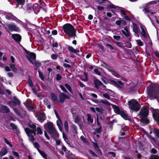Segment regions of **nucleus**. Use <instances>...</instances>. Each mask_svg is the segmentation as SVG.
I'll list each match as a JSON object with an SVG mask.
<instances>
[{"instance_id":"nucleus-1","label":"nucleus","mask_w":159,"mask_h":159,"mask_svg":"<svg viewBox=\"0 0 159 159\" xmlns=\"http://www.w3.org/2000/svg\"><path fill=\"white\" fill-rule=\"evenodd\" d=\"M148 94L152 98H156L159 102V87L156 84H151L148 88Z\"/></svg>"},{"instance_id":"nucleus-2","label":"nucleus","mask_w":159,"mask_h":159,"mask_svg":"<svg viewBox=\"0 0 159 159\" xmlns=\"http://www.w3.org/2000/svg\"><path fill=\"white\" fill-rule=\"evenodd\" d=\"M64 31L70 37L75 39L76 37V30L73 26L70 24H66L63 26Z\"/></svg>"},{"instance_id":"nucleus-3","label":"nucleus","mask_w":159,"mask_h":159,"mask_svg":"<svg viewBox=\"0 0 159 159\" xmlns=\"http://www.w3.org/2000/svg\"><path fill=\"white\" fill-rule=\"evenodd\" d=\"M44 127L45 130L48 131L51 136L53 138H57L59 137V134L55 129L53 124L50 122L44 125Z\"/></svg>"},{"instance_id":"nucleus-4","label":"nucleus","mask_w":159,"mask_h":159,"mask_svg":"<svg viewBox=\"0 0 159 159\" xmlns=\"http://www.w3.org/2000/svg\"><path fill=\"white\" fill-rule=\"evenodd\" d=\"M148 109L147 107H143L141 110L140 113V117L143 118L141 120L142 125H146L148 123V120L145 119L148 115Z\"/></svg>"},{"instance_id":"nucleus-5","label":"nucleus","mask_w":159,"mask_h":159,"mask_svg":"<svg viewBox=\"0 0 159 159\" xmlns=\"http://www.w3.org/2000/svg\"><path fill=\"white\" fill-rule=\"evenodd\" d=\"M28 125V126L33 129V132L31 131L28 128H25V130L30 140L33 141L34 140V135H35L34 132L36 130V126L35 124L31 123H29Z\"/></svg>"},{"instance_id":"nucleus-6","label":"nucleus","mask_w":159,"mask_h":159,"mask_svg":"<svg viewBox=\"0 0 159 159\" xmlns=\"http://www.w3.org/2000/svg\"><path fill=\"white\" fill-rule=\"evenodd\" d=\"M129 108L133 111H138L140 105L136 100L132 99L128 102Z\"/></svg>"},{"instance_id":"nucleus-7","label":"nucleus","mask_w":159,"mask_h":159,"mask_svg":"<svg viewBox=\"0 0 159 159\" xmlns=\"http://www.w3.org/2000/svg\"><path fill=\"white\" fill-rule=\"evenodd\" d=\"M3 26L7 30H9L11 31L16 32H19L20 31V29L13 24H5Z\"/></svg>"},{"instance_id":"nucleus-8","label":"nucleus","mask_w":159,"mask_h":159,"mask_svg":"<svg viewBox=\"0 0 159 159\" xmlns=\"http://www.w3.org/2000/svg\"><path fill=\"white\" fill-rule=\"evenodd\" d=\"M2 16H5V18L8 20H14L16 21H18V23L22 22L21 21L19 20L11 13H9L6 14L4 13H3L2 14Z\"/></svg>"},{"instance_id":"nucleus-9","label":"nucleus","mask_w":159,"mask_h":159,"mask_svg":"<svg viewBox=\"0 0 159 159\" xmlns=\"http://www.w3.org/2000/svg\"><path fill=\"white\" fill-rule=\"evenodd\" d=\"M143 11L144 12V13L147 15V16L149 18V19L152 21V19H156V17L153 15V14H155L156 12H151L147 8H145L143 10Z\"/></svg>"},{"instance_id":"nucleus-10","label":"nucleus","mask_w":159,"mask_h":159,"mask_svg":"<svg viewBox=\"0 0 159 159\" xmlns=\"http://www.w3.org/2000/svg\"><path fill=\"white\" fill-rule=\"evenodd\" d=\"M70 97L65 93H61L59 96V102L62 103L64 102L65 99L66 98L67 99H70Z\"/></svg>"},{"instance_id":"nucleus-11","label":"nucleus","mask_w":159,"mask_h":159,"mask_svg":"<svg viewBox=\"0 0 159 159\" xmlns=\"http://www.w3.org/2000/svg\"><path fill=\"white\" fill-rule=\"evenodd\" d=\"M37 117L38 120L41 123H42L46 118L45 115L43 112L39 113L37 116Z\"/></svg>"},{"instance_id":"nucleus-12","label":"nucleus","mask_w":159,"mask_h":159,"mask_svg":"<svg viewBox=\"0 0 159 159\" xmlns=\"http://www.w3.org/2000/svg\"><path fill=\"white\" fill-rule=\"evenodd\" d=\"M26 57L28 59L30 62L33 64L34 62L32 60L34 61L36 58L35 54L33 53H30L26 56Z\"/></svg>"},{"instance_id":"nucleus-13","label":"nucleus","mask_w":159,"mask_h":159,"mask_svg":"<svg viewBox=\"0 0 159 159\" xmlns=\"http://www.w3.org/2000/svg\"><path fill=\"white\" fill-rule=\"evenodd\" d=\"M159 111L158 110H156L154 111L153 115L154 118L156 121L157 124L159 125Z\"/></svg>"},{"instance_id":"nucleus-14","label":"nucleus","mask_w":159,"mask_h":159,"mask_svg":"<svg viewBox=\"0 0 159 159\" xmlns=\"http://www.w3.org/2000/svg\"><path fill=\"white\" fill-rule=\"evenodd\" d=\"M12 38L18 42H20L21 39V36L19 34H12Z\"/></svg>"},{"instance_id":"nucleus-15","label":"nucleus","mask_w":159,"mask_h":159,"mask_svg":"<svg viewBox=\"0 0 159 159\" xmlns=\"http://www.w3.org/2000/svg\"><path fill=\"white\" fill-rule=\"evenodd\" d=\"M67 49L71 53H74L76 54L79 52V50L74 48L68 45Z\"/></svg>"},{"instance_id":"nucleus-16","label":"nucleus","mask_w":159,"mask_h":159,"mask_svg":"<svg viewBox=\"0 0 159 159\" xmlns=\"http://www.w3.org/2000/svg\"><path fill=\"white\" fill-rule=\"evenodd\" d=\"M17 3V7L19 9L21 8L24 5L25 0H15Z\"/></svg>"},{"instance_id":"nucleus-17","label":"nucleus","mask_w":159,"mask_h":159,"mask_svg":"<svg viewBox=\"0 0 159 159\" xmlns=\"http://www.w3.org/2000/svg\"><path fill=\"white\" fill-rule=\"evenodd\" d=\"M26 107L29 111H33L35 108V107L34 104H29L26 103L25 105Z\"/></svg>"},{"instance_id":"nucleus-18","label":"nucleus","mask_w":159,"mask_h":159,"mask_svg":"<svg viewBox=\"0 0 159 159\" xmlns=\"http://www.w3.org/2000/svg\"><path fill=\"white\" fill-rule=\"evenodd\" d=\"M40 6L37 3H35L33 4L32 7V9L35 13L38 12L39 10Z\"/></svg>"},{"instance_id":"nucleus-19","label":"nucleus","mask_w":159,"mask_h":159,"mask_svg":"<svg viewBox=\"0 0 159 159\" xmlns=\"http://www.w3.org/2000/svg\"><path fill=\"white\" fill-rule=\"evenodd\" d=\"M20 102L18 99H16L15 101H11L8 102V104L10 106H15L17 104L19 105L20 104Z\"/></svg>"},{"instance_id":"nucleus-20","label":"nucleus","mask_w":159,"mask_h":159,"mask_svg":"<svg viewBox=\"0 0 159 159\" xmlns=\"http://www.w3.org/2000/svg\"><path fill=\"white\" fill-rule=\"evenodd\" d=\"M8 152V150L6 147H3L0 151V155L3 156L5 155Z\"/></svg>"},{"instance_id":"nucleus-21","label":"nucleus","mask_w":159,"mask_h":159,"mask_svg":"<svg viewBox=\"0 0 159 159\" xmlns=\"http://www.w3.org/2000/svg\"><path fill=\"white\" fill-rule=\"evenodd\" d=\"M140 27L142 30L141 34L144 37H145L147 36L146 29L144 26L141 25Z\"/></svg>"},{"instance_id":"nucleus-22","label":"nucleus","mask_w":159,"mask_h":159,"mask_svg":"<svg viewBox=\"0 0 159 159\" xmlns=\"http://www.w3.org/2000/svg\"><path fill=\"white\" fill-rule=\"evenodd\" d=\"M50 96L54 102L55 103H57L59 102L57 96L53 93H50Z\"/></svg>"},{"instance_id":"nucleus-23","label":"nucleus","mask_w":159,"mask_h":159,"mask_svg":"<svg viewBox=\"0 0 159 159\" xmlns=\"http://www.w3.org/2000/svg\"><path fill=\"white\" fill-rule=\"evenodd\" d=\"M1 111L2 112L7 113L9 112L10 111V110L7 107L5 106H3L1 107Z\"/></svg>"},{"instance_id":"nucleus-24","label":"nucleus","mask_w":159,"mask_h":159,"mask_svg":"<svg viewBox=\"0 0 159 159\" xmlns=\"http://www.w3.org/2000/svg\"><path fill=\"white\" fill-rule=\"evenodd\" d=\"M71 112L72 113V114L73 115V117H74L75 119V122L76 123H78L79 121V117L78 116H76V113L75 112H74L73 110V109H72L71 110Z\"/></svg>"},{"instance_id":"nucleus-25","label":"nucleus","mask_w":159,"mask_h":159,"mask_svg":"<svg viewBox=\"0 0 159 159\" xmlns=\"http://www.w3.org/2000/svg\"><path fill=\"white\" fill-rule=\"evenodd\" d=\"M111 106L112 107L115 112L116 113L119 114L122 111L121 110H120L119 108L116 106L114 105H111Z\"/></svg>"},{"instance_id":"nucleus-26","label":"nucleus","mask_w":159,"mask_h":159,"mask_svg":"<svg viewBox=\"0 0 159 159\" xmlns=\"http://www.w3.org/2000/svg\"><path fill=\"white\" fill-rule=\"evenodd\" d=\"M133 31L135 33H138L139 32V27L135 23H133Z\"/></svg>"},{"instance_id":"nucleus-27","label":"nucleus","mask_w":159,"mask_h":159,"mask_svg":"<svg viewBox=\"0 0 159 159\" xmlns=\"http://www.w3.org/2000/svg\"><path fill=\"white\" fill-rule=\"evenodd\" d=\"M114 83L116 85V86L119 88L121 89L124 86L123 83L120 81H117L116 82L114 81Z\"/></svg>"},{"instance_id":"nucleus-28","label":"nucleus","mask_w":159,"mask_h":159,"mask_svg":"<svg viewBox=\"0 0 159 159\" xmlns=\"http://www.w3.org/2000/svg\"><path fill=\"white\" fill-rule=\"evenodd\" d=\"M124 30H122V32L126 36L128 37L129 36V32L128 30L127 27H125L124 29Z\"/></svg>"},{"instance_id":"nucleus-29","label":"nucleus","mask_w":159,"mask_h":159,"mask_svg":"<svg viewBox=\"0 0 159 159\" xmlns=\"http://www.w3.org/2000/svg\"><path fill=\"white\" fill-rule=\"evenodd\" d=\"M87 121L89 123V124H92L93 122V119L91 117V115L90 114H87Z\"/></svg>"},{"instance_id":"nucleus-30","label":"nucleus","mask_w":159,"mask_h":159,"mask_svg":"<svg viewBox=\"0 0 159 159\" xmlns=\"http://www.w3.org/2000/svg\"><path fill=\"white\" fill-rule=\"evenodd\" d=\"M10 125L12 129L15 131L16 133L18 134L19 131L17 129L16 126L13 123H11L10 124Z\"/></svg>"},{"instance_id":"nucleus-31","label":"nucleus","mask_w":159,"mask_h":159,"mask_svg":"<svg viewBox=\"0 0 159 159\" xmlns=\"http://www.w3.org/2000/svg\"><path fill=\"white\" fill-rule=\"evenodd\" d=\"M94 84L95 85L96 87L98 88V86L99 85H102V83L99 80L96 79L94 80Z\"/></svg>"},{"instance_id":"nucleus-32","label":"nucleus","mask_w":159,"mask_h":159,"mask_svg":"<svg viewBox=\"0 0 159 159\" xmlns=\"http://www.w3.org/2000/svg\"><path fill=\"white\" fill-rule=\"evenodd\" d=\"M125 120H127L128 119V116L125 112L122 111L119 114Z\"/></svg>"},{"instance_id":"nucleus-33","label":"nucleus","mask_w":159,"mask_h":159,"mask_svg":"<svg viewBox=\"0 0 159 159\" xmlns=\"http://www.w3.org/2000/svg\"><path fill=\"white\" fill-rule=\"evenodd\" d=\"M100 102L106 106H110L111 104L106 99H101Z\"/></svg>"},{"instance_id":"nucleus-34","label":"nucleus","mask_w":159,"mask_h":159,"mask_svg":"<svg viewBox=\"0 0 159 159\" xmlns=\"http://www.w3.org/2000/svg\"><path fill=\"white\" fill-rule=\"evenodd\" d=\"M38 152L43 158L47 159V155L44 152L41 151L40 149H39Z\"/></svg>"},{"instance_id":"nucleus-35","label":"nucleus","mask_w":159,"mask_h":159,"mask_svg":"<svg viewBox=\"0 0 159 159\" xmlns=\"http://www.w3.org/2000/svg\"><path fill=\"white\" fill-rule=\"evenodd\" d=\"M60 123H61V120L60 119H58V120H57V123L60 130L62 131V129L61 127V125L60 124Z\"/></svg>"},{"instance_id":"nucleus-36","label":"nucleus","mask_w":159,"mask_h":159,"mask_svg":"<svg viewBox=\"0 0 159 159\" xmlns=\"http://www.w3.org/2000/svg\"><path fill=\"white\" fill-rule=\"evenodd\" d=\"M97 124L98 126H100L101 124L100 123L101 122L102 120V117H98V116L97 117Z\"/></svg>"},{"instance_id":"nucleus-37","label":"nucleus","mask_w":159,"mask_h":159,"mask_svg":"<svg viewBox=\"0 0 159 159\" xmlns=\"http://www.w3.org/2000/svg\"><path fill=\"white\" fill-rule=\"evenodd\" d=\"M94 147L95 148V150L98 152H99L100 154H102V152L99 148L98 145L95 143H94Z\"/></svg>"},{"instance_id":"nucleus-38","label":"nucleus","mask_w":159,"mask_h":159,"mask_svg":"<svg viewBox=\"0 0 159 159\" xmlns=\"http://www.w3.org/2000/svg\"><path fill=\"white\" fill-rule=\"evenodd\" d=\"M111 73L112 74L115 76L117 77V78H120V75L116 71H114V70H111Z\"/></svg>"},{"instance_id":"nucleus-39","label":"nucleus","mask_w":159,"mask_h":159,"mask_svg":"<svg viewBox=\"0 0 159 159\" xmlns=\"http://www.w3.org/2000/svg\"><path fill=\"white\" fill-rule=\"evenodd\" d=\"M10 66L11 69L14 72H16L17 71V69L16 68L15 65L13 64H10Z\"/></svg>"},{"instance_id":"nucleus-40","label":"nucleus","mask_w":159,"mask_h":159,"mask_svg":"<svg viewBox=\"0 0 159 159\" xmlns=\"http://www.w3.org/2000/svg\"><path fill=\"white\" fill-rule=\"evenodd\" d=\"M32 10V5L31 4H29L27 5L26 10L29 12H30V11Z\"/></svg>"},{"instance_id":"nucleus-41","label":"nucleus","mask_w":159,"mask_h":159,"mask_svg":"<svg viewBox=\"0 0 159 159\" xmlns=\"http://www.w3.org/2000/svg\"><path fill=\"white\" fill-rule=\"evenodd\" d=\"M95 109L97 111L101 114H102L103 112V109L102 107H96Z\"/></svg>"},{"instance_id":"nucleus-42","label":"nucleus","mask_w":159,"mask_h":159,"mask_svg":"<svg viewBox=\"0 0 159 159\" xmlns=\"http://www.w3.org/2000/svg\"><path fill=\"white\" fill-rule=\"evenodd\" d=\"M65 86L70 93H73V92L72 91L71 87L69 85L67 84H65Z\"/></svg>"},{"instance_id":"nucleus-43","label":"nucleus","mask_w":159,"mask_h":159,"mask_svg":"<svg viewBox=\"0 0 159 159\" xmlns=\"http://www.w3.org/2000/svg\"><path fill=\"white\" fill-rule=\"evenodd\" d=\"M64 128L66 132H67L68 130V126L67 122L65 121L64 124Z\"/></svg>"},{"instance_id":"nucleus-44","label":"nucleus","mask_w":159,"mask_h":159,"mask_svg":"<svg viewBox=\"0 0 159 159\" xmlns=\"http://www.w3.org/2000/svg\"><path fill=\"white\" fill-rule=\"evenodd\" d=\"M3 139L4 141L5 142V143H6L7 144H8L9 146L10 147L12 148L13 147L12 144L10 143L9 141H8L6 139V138H3Z\"/></svg>"},{"instance_id":"nucleus-45","label":"nucleus","mask_w":159,"mask_h":159,"mask_svg":"<svg viewBox=\"0 0 159 159\" xmlns=\"http://www.w3.org/2000/svg\"><path fill=\"white\" fill-rule=\"evenodd\" d=\"M136 42L137 43V44L140 46H142L143 45V43L140 39L136 40Z\"/></svg>"},{"instance_id":"nucleus-46","label":"nucleus","mask_w":159,"mask_h":159,"mask_svg":"<svg viewBox=\"0 0 159 159\" xmlns=\"http://www.w3.org/2000/svg\"><path fill=\"white\" fill-rule=\"evenodd\" d=\"M34 62V64H35V66L37 67H39L41 66V63L39 61H36L35 60Z\"/></svg>"},{"instance_id":"nucleus-47","label":"nucleus","mask_w":159,"mask_h":159,"mask_svg":"<svg viewBox=\"0 0 159 159\" xmlns=\"http://www.w3.org/2000/svg\"><path fill=\"white\" fill-rule=\"evenodd\" d=\"M34 146L35 148H36L38 151H39V148H40V146L39 144L37 142L34 143H33Z\"/></svg>"},{"instance_id":"nucleus-48","label":"nucleus","mask_w":159,"mask_h":159,"mask_svg":"<svg viewBox=\"0 0 159 159\" xmlns=\"http://www.w3.org/2000/svg\"><path fill=\"white\" fill-rule=\"evenodd\" d=\"M116 45L118 46L121 47V48H123L124 47L123 45V43L120 42H116L115 43Z\"/></svg>"},{"instance_id":"nucleus-49","label":"nucleus","mask_w":159,"mask_h":159,"mask_svg":"<svg viewBox=\"0 0 159 159\" xmlns=\"http://www.w3.org/2000/svg\"><path fill=\"white\" fill-rule=\"evenodd\" d=\"M63 137L65 141L68 143V139L66 135L64 133H63Z\"/></svg>"},{"instance_id":"nucleus-50","label":"nucleus","mask_w":159,"mask_h":159,"mask_svg":"<svg viewBox=\"0 0 159 159\" xmlns=\"http://www.w3.org/2000/svg\"><path fill=\"white\" fill-rule=\"evenodd\" d=\"M38 72L39 73V76L40 78H41L42 80L43 81L44 80V78L43 76V75L42 74V73L40 72L39 71H38Z\"/></svg>"},{"instance_id":"nucleus-51","label":"nucleus","mask_w":159,"mask_h":159,"mask_svg":"<svg viewBox=\"0 0 159 159\" xmlns=\"http://www.w3.org/2000/svg\"><path fill=\"white\" fill-rule=\"evenodd\" d=\"M37 134H41L43 133V132L42 131L41 128L39 127H38L37 129Z\"/></svg>"},{"instance_id":"nucleus-52","label":"nucleus","mask_w":159,"mask_h":159,"mask_svg":"<svg viewBox=\"0 0 159 159\" xmlns=\"http://www.w3.org/2000/svg\"><path fill=\"white\" fill-rule=\"evenodd\" d=\"M103 96L107 99H110V97L109 94L108 93H105L103 94Z\"/></svg>"},{"instance_id":"nucleus-53","label":"nucleus","mask_w":159,"mask_h":159,"mask_svg":"<svg viewBox=\"0 0 159 159\" xmlns=\"http://www.w3.org/2000/svg\"><path fill=\"white\" fill-rule=\"evenodd\" d=\"M62 78V77L59 74H57L56 75V80H59Z\"/></svg>"},{"instance_id":"nucleus-54","label":"nucleus","mask_w":159,"mask_h":159,"mask_svg":"<svg viewBox=\"0 0 159 159\" xmlns=\"http://www.w3.org/2000/svg\"><path fill=\"white\" fill-rule=\"evenodd\" d=\"M51 57L53 60H56L57 57V56L56 54H52L51 56Z\"/></svg>"},{"instance_id":"nucleus-55","label":"nucleus","mask_w":159,"mask_h":159,"mask_svg":"<svg viewBox=\"0 0 159 159\" xmlns=\"http://www.w3.org/2000/svg\"><path fill=\"white\" fill-rule=\"evenodd\" d=\"M99 128L96 129V132L98 133H100L101 132L102 128V126L100 125V126H99Z\"/></svg>"},{"instance_id":"nucleus-56","label":"nucleus","mask_w":159,"mask_h":159,"mask_svg":"<svg viewBox=\"0 0 159 159\" xmlns=\"http://www.w3.org/2000/svg\"><path fill=\"white\" fill-rule=\"evenodd\" d=\"M28 82L29 86L31 87H32L33 86V84L32 80L30 79H29Z\"/></svg>"},{"instance_id":"nucleus-57","label":"nucleus","mask_w":159,"mask_h":159,"mask_svg":"<svg viewBox=\"0 0 159 159\" xmlns=\"http://www.w3.org/2000/svg\"><path fill=\"white\" fill-rule=\"evenodd\" d=\"M94 71L95 73L98 75H100L101 73L100 72L98 71V69H95L94 70Z\"/></svg>"},{"instance_id":"nucleus-58","label":"nucleus","mask_w":159,"mask_h":159,"mask_svg":"<svg viewBox=\"0 0 159 159\" xmlns=\"http://www.w3.org/2000/svg\"><path fill=\"white\" fill-rule=\"evenodd\" d=\"M125 47L129 48H131L132 47V45L131 43L129 42H128L126 43Z\"/></svg>"},{"instance_id":"nucleus-59","label":"nucleus","mask_w":159,"mask_h":159,"mask_svg":"<svg viewBox=\"0 0 159 159\" xmlns=\"http://www.w3.org/2000/svg\"><path fill=\"white\" fill-rule=\"evenodd\" d=\"M80 139L84 143H86L87 142L86 139L83 136H81L80 137Z\"/></svg>"},{"instance_id":"nucleus-60","label":"nucleus","mask_w":159,"mask_h":159,"mask_svg":"<svg viewBox=\"0 0 159 159\" xmlns=\"http://www.w3.org/2000/svg\"><path fill=\"white\" fill-rule=\"evenodd\" d=\"M59 86H60V88L62 89V90L63 91H64L65 92H67L66 89H65V87L63 85H60Z\"/></svg>"},{"instance_id":"nucleus-61","label":"nucleus","mask_w":159,"mask_h":159,"mask_svg":"<svg viewBox=\"0 0 159 159\" xmlns=\"http://www.w3.org/2000/svg\"><path fill=\"white\" fill-rule=\"evenodd\" d=\"M12 153L14 156L17 157L18 158H19V155L17 152L13 151L12 152Z\"/></svg>"},{"instance_id":"nucleus-62","label":"nucleus","mask_w":159,"mask_h":159,"mask_svg":"<svg viewBox=\"0 0 159 159\" xmlns=\"http://www.w3.org/2000/svg\"><path fill=\"white\" fill-rule=\"evenodd\" d=\"M113 38L117 40H118L120 38V36L114 35L113 36Z\"/></svg>"},{"instance_id":"nucleus-63","label":"nucleus","mask_w":159,"mask_h":159,"mask_svg":"<svg viewBox=\"0 0 159 159\" xmlns=\"http://www.w3.org/2000/svg\"><path fill=\"white\" fill-rule=\"evenodd\" d=\"M89 152H90V153L93 156H95V157H97V155L94 152L92 151V150H89Z\"/></svg>"},{"instance_id":"nucleus-64","label":"nucleus","mask_w":159,"mask_h":159,"mask_svg":"<svg viewBox=\"0 0 159 159\" xmlns=\"http://www.w3.org/2000/svg\"><path fill=\"white\" fill-rule=\"evenodd\" d=\"M155 134L159 138V130L157 129L155 131Z\"/></svg>"}]
</instances>
